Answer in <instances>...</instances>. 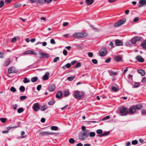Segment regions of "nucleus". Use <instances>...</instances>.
<instances>
[{"label": "nucleus", "instance_id": "nucleus-12", "mask_svg": "<svg viewBox=\"0 0 146 146\" xmlns=\"http://www.w3.org/2000/svg\"><path fill=\"white\" fill-rule=\"evenodd\" d=\"M129 111L131 113H134L136 111V110L134 106L130 107L129 108Z\"/></svg>", "mask_w": 146, "mask_h": 146}, {"label": "nucleus", "instance_id": "nucleus-1", "mask_svg": "<svg viewBox=\"0 0 146 146\" xmlns=\"http://www.w3.org/2000/svg\"><path fill=\"white\" fill-rule=\"evenodd\" d=\"M89 130H88L80 132L79 135V139L82 141H84L89 136Z\"/></svg>", "mask_w": 146, "mask_h": 146}, {"label": "nucleus", "instance_id": "nucleus-64", "mask_svg": "<svg viewBox=\"0 0 146 146\" xmlns=\"http://www.w3.org/2000/svg\"><path fill=\"white\" fill-rule=\"evenodd\" d=\"M139 20V18L138 17H135L134 19V21L135 22H137Z\"/></svg>", "mask_w": 146, "mask_h": 146}, {"label": "nucleus", "instance_id": "nucleus-26", "mask_svg": "<svg viewBox=\"0 0 146 146\" xmlns=\"http://www.w3.org/2000/svg\"><path fill=\"white\" fill-rule=\"evenodd\" d=\"M47 108H48V107L46 105H43V106H42L41 107L40 110L41 111H44V110H46L47 109Z\"/></svg>", "mask_w": 146, "mask_h": 146}, {"label": "nucleus", "instance_id": "nucleus-8", "mask_svg": "<svg viewBox=\"0 0 146 146\" xmlns=\"http://www.w3.org/2000/svg\"><path fill=\"white\" fill-rule=\"evenodd\" d=\"M32 108L34 111H37L40 109V106L38 103H36L34 104Z\"/></svg>", "mask_w": 146, "mask_h": 146}, {"label": "nucleus", "instance_id": "nucleus-21", "mask_svg": "<svg viewBox=\"0 0 146 146\" xmlns=\"http://www.w3.org/2000/svg\"><path fill=\"white\" fill-rule=\"evenodd\" d=\"M114 59L115 61L119 62L121 61L122 59V58L119 56H116L115 57Z\"/></svg>", "mask_w": 146, "mask_h": 146}, {"label": "nucleus", "instance_id": "nucleus-4", "mask_svg": "<svg viewBox=\"0 0 146 146\" xmlns=\"http://www.w3.org/2000/svg\"><path fill=\"white\" fill-rule=\"evenodd\" d=\"M129 109L126 108L122 107L119 109L120 115L124 116L127 115L129 113Z\"/></svg>", "mask_w": 146, "mask_h": 146}, {"label": "nucleus", "instance_id": "nucleus-20", "mask_svg": "<svg viewBox=\"0 0 146 146\" xmlns=\"http://www.w3.org/2000/svg\"><path fill=\"white\" fill-rule=\"evenodd\" d=\"M10 62V58H8L4 62V65L5 66H8Z\"/></svg>", "mask_w": 146, "mask_h": 146}, {"label": "nucleus", "instance_id": "nucleus-19", "mask_svg": "<svg viewBox=\"0 0 146 146\" xmlns=\"http://www.w3.org/2000/svg\"><path fill=\"white\" fill-rule=\"evenodd\" d=\"M8 72L9 74L16 72L15 70V68L13 67H10L8 69Z\"/></svg>", "mask_w": 146, "mask_h": 146}, {"label": "nucleus", "instance_id": "nucleus-58", "mask_svg": "<svg viewBox=\"0 0 146 146\" xmlns=\"http://www.w3.org/2000/svg\"><path fill=\"white\" fill-rule=\"evenodd\" d=\"M16 41V38L14 37L11 40V41L13 43H15Z\"/></svg>", "mask_w": 146, "mask_h": 146}, {"label": "nucleus", "instance_id": "nucleus-43", "mask_svg": "<svg viewBox=\"0 0 146 146\" xmlns=\"http://www.w3.org/2000/svg\"><path fill=\"white\" fill-rule=\"evenodd\" d=\"M69 141L70 143L71 144L74 143V140L72 138L70 139Z\"/></svg>", "mask_w": 146, "mask_h": 146}, {"label": "nucleus", "instance_id": "nucleus-51", "mask_svg": "<svg viewBox=\"0 0 146 146\" xmlns=\"http://www.w3.org/2000/svg\"><path fill=\"white\" fill-rule=\"evenodd\" d=\"M50 42L52 44H56V42L53 39H52L50 40Z\"/></svg>", "mask_w": 146, "mask_h": 146}, {"label": "nucleus", "instance_id": "nucleus-60", "mask_svg": "<svg viewBox=\"0 0 146 146\" xmlns=\"http://www.w3.org/2000/svg\"><path fill=\"white\" fill-rule=\"evenodd\" d=\"M63 54L65 56L67 54V51L65 50H63Z\"/></svg>", "mask_w": 146, "mask_h": 146}, {"label": "nucleus", "instance_id": "nucleus-61", "mask_svg": "<svg viewBox=\"0 0 146 146\" xmlns=\"http://www.w3.org/2000/svg\"><path fill=\"white\" fill-rule=\"evenodd\" d=\"M12 0H5V2L6 3H9L11 2Z\"/></svg>", "mask_w": 146, "mask_h": 146}, {"label": "nucleus", "instance_id": "nucleus-11", "mask_svg": "<svg viewBox=\"0 0 146 146\" xmlns=\"http://www.w3.org/2000/svg\"><path fill=\"white\" fill-rule=\"evenodd\" d=\"M146 5V0H140L139 2V7H142Z\"/></svg>", "mask_w": 146, "mask_h": 146}, {"label": "nucleus", "instance_id": "nucleus-16", "mask_svg": "<svg viewBox=\"0 0 146 146\" xmlns=\"http://www.w3.org/2000/svg\"><path fill=\"white\" fill-rule=\"evenodd\" d=\"M24 54H32L35 55H36L37 54L36 52L30 50L25 52H24Z\"/></svg>", "mask_w": 146, "mask_h": 146}, {"label": "nucleus", "instance_id": "nucleus-30", "mask_svg": "<svg viewBox=\"0 0 146 146\" xmlns=\"http://www.w3.org/2000/svg\"><path fill=\"white\" fill-rule=\"evenodd\" d=\"M38 79V78L37 77H35L32 78L31 79V81L33 82H36Z\"/></svg>", "mask_w": 146, "mask_h": 146}, {"label": "nucleus", "instance_id": "nucleus-23", "mask_svg": "<svg viewBox=\"0 0 146 146\" xmlns=\"http://www.w3.org/2000/svg\"><path fill=\"white\" fill-rule=\"evenodd\" d=\"M109 133H110L109 131L105 132L101 134L98 135V136L99 137H102L103 136H106V135H108L109 134Z\"/></svg>", "mask_w": 146, "mask_h": 146}, {"label": "nucleus", "instance_id": "nucleus-25", "mask_svg": "<svg viewBox=\"0 0 146 146\" xmlns=\"http://www.w3.org/2000/svg\"><path fill=\"white\" fill-rule=\"evenodd\" d=\"M94 2L93 0H86V3L87 5H90Z\"/></svg>", "mask_w": 146, "mask_h": 146}, {"label": "nucleus", "instance_id": "nucleus-32", "mask_svg": "<svg viewBox=\"0 0 146 146\" xmlns=\"http://www.w3.org/2000/svg\"><path fill=\"white\" fill-rule=\"evenodd\" d=\"M141 45L143 48L146 49V41L142 43L141 44Z\"/></svg>", "mask_w": 146, "mask_h": 146}, {"label": "nucleus", "instance_id": "nucleus-34", "mask_svg": "<svg viewBox=\"0 0 146 146\" xmlns=\"http://www.w3.org/2000/svg\"><path fill=\"white\" fill-rule=\"evenodd\" d=\"M109 73L110 76L115 75L117 74V72H113L112 71L109 72Z\"/></svg>", "mask_w": 146, "mask_h": 146}, {"label": "nucleus", "instance_id": "nucleus-59", "mask_svg": "<svg viewBox=\"0 0 146 146\" xmlns=\"http://www.w3.org/2000/svg\"><path fill=\"white\" fill-rule=\"evenodd\" d=\"M111 60V58H109L107 59H106L105 60V62L106 63H108L110 62Z\"/></svg>", "mask_w": 146, "mask_h": 146}, {"label": "nucleus", "instance_id": "nucleus-5", "mask_svg": "<svg viewBox=\"0 0 146 146\" xmlns=\"http://www.w3.org/2000/svg\"><path fill=\"white\" fill-rule=\"evenodd\" d=\"M126 19H123L115 23L114 25V26L115 27H119L123 24L126 21Z\"/></svg>", "mask_w": 146, "mask_h": 146}, {"label": "nucleus", "instance_id": "nucleus-55", "mask_svg": "<svg viewBox=\"0 0 146 146\" xmlns=\"http://www.w3.org/2000/svg\"><path fill=\"white\" fill-rule=\"evenodd\" d=\"M81 63L80 62H78L76 64L75 66V67H76V68H78L81 66Z\"/></svg>", "mask_w": 146, "mask_h": 146}, {"label": "nucleus", "instance_id": "nucleus-31", "mask_svg": "<svg viewBox=\"0 0 146 146\" xmlns=\"http://www.w3.org/2000/svg\"><path fill=\"white\" fill-rule=\"evenodd\" d=\"M112 89L114 92H116L118 90L119 88L117 87L113 86L112 87Z\"/></svg>", "mask_w": 146, "mask_h": 146}, {"label": "nucleus", "instance_id": "nucleus-33", "mask_svg": "<svg viewBox=\"0 0 146 146\" xmlns=\"http://www.w3.org/2000/svg\"><path fill=\"white\" fill-rule=\"evenodd\" d=\"M64 95L65 97L68 96L69 95V92L68 91H65L64 92Z\"/></svg>", "mask_w": 146, "mask_h": 146}, {"label": "nucleus", "instance_id": "nucleus-36", "mask_svg": "<svg viewBox=\"0 0 146 146\" xmlns=\"http://www.w3.org/2000/svg\"><path fill=\"white\" fill-rule=\"evenodd\" d=\"M141 114L142 115H146V110L143 109L141 111Z\"/></svg>", "mask_w": 146, "mask_h": 146}, {"label": "nucleus", "instance_id": "nucleus-50", "mask_svg": "<svg viewBox=\"0 0 146 146\" xmlns=\"http://www.w3.org/2000/svg\"><path fill=\"white\" fill-rule=\"evenodd\" d=\"M40 3L44 4L45 3V0H37Z\"/></svg>", "mask_w": 146, "mask_h": 146}, {"label": "nucleus", "instance_id": "nucleus-2", "mask_svg": "<svg viewBox=\"0 0 146 146\" xmlns=\"http://www.w3.org/2000/svg\"><path fill=\"white\" fill-rule=\"evenodd\" d=\"M88 34L86 33H76L73 34V36L75 38H83L87 36Z\"/></svg>", "mask_w": 146, "mask_h": 146}, {"label": "nucleus", "instance_id": "nucleus-57", "mask_svg": "<svg viewBox=\"0 0 146 146\" xmlns=\"http://www.w3.org/2000/svg\"><path fill=\"white\" fill-rule=\"evenodd\" d=\"M42 86L40 85H38L36 89L37 90L39 91L41 89V88Z\"/></svg>", "mask_w": 146, "mask_h": 146}, {"label": "nucleus", "instance_id": "nucleus-62", "mask_svg": "<svg viewBox=\"0 0 146 146\" xmlns=\"http://www.w3.org/2000/svg\"><path fill=\"white\" fill-rule=\"evenodd\" d=\"M4 54L0 52V58H3L4 57Z\"/></svg>", "mask_w": 146, "mask_h": 146}, {"label": "nucleus", "instance_id": "nucleus-46", "mask_svg": "<svg viewBox=\"0 0 146 146\" xmlns=\"http://www.w3.org/2000/svg\"><path fill=\"white\" fill-rule=\"evenodd\" d=\"M4 2L3 1H0V7H2L4 5Z\"/></svg>", "mask_w": 146, "mask_h": 146}, {"label": "nucleus", "instance_id": "nucleus-45", "mask_svg": "<svg viewBox=\"0 0 146 146\" xmlns=\"http://www.w3.org/2000/svg\"><path fill=\"white\" fill-rule=\"evenodd\" d=\"M59 60V58L58 57H57L54 59L53 61L54 62H56L58 61Z\"/></svg>", "mask_w": 146, "mask_h": 146}, {"label": "nucleus", "instance_id": "nucleus-48", "mask_svg": "<svg viewBox=\"0 0 146 146\" xmlns=\"http://www.w3.org/2000/svg\"><path fill=\"white\" fill-rule=\"evenodd\" d=\"M26 98V96H21L20 98V99L21 100H23L25 99Z\"/></svg>", "mask_w": 146, "mask_h": 146}, {"label": "nucleus", "instance_id": "nucleus-29", "mask_svg": "<svg viewBox=\"0 0 146 146\" xmlns=\"http://www.w3.org/2000/svg\"><path fill=\"white\" fill-rule=\"evenodd\" d=\"M55 103V101L53 100H52L48 102V104L49 105H53Z\"/></svg>", "mask_w": 146, "mask_h": 146}, {"label": "nucleus", "instance_id": "nucleus-42", "mask_svg": "<svg viewBox=\"0 0 146 146\" xmlns=\"http://www.w3.org/2000/svg\"><path fill=\"white\" fill-rule=\"evenodd\" d=\"M20 90L22 92H24L25 91V88L24 86H21L20 88Z\"/></svg>", "mask_w": 146, "mask_h": 146}, {"label": "nucleus", "instance_id": "nucleus-56", "mask_svg": "<svg viewBox=\"0 0 146 146\" xmlns=\"http://www.w3.org/2000/svg\"><path fill=\"white\" fill-rule=\"evenodd\" d=\"M146 81V78L145 77H144L142 80V82L143 83H144Z\"/></svg>", "mask_w": 146, "mask_h": 146}, {"label": "nucleus", "instance_id": "nucleus-7", "mask_svg": "<svg viewBox=\"0 0 146 146\" xmlns=\"http://www.w3.org/2000/svg\"><path fill=\"white\" fill-rule=\"evenodd\" d=\"M100 55L101 56H104L107 53V51L105 48H102L99 51Z\"/></svg>", "mask_w": 146, "mask_h": 146}, {"label": "nucleus", "instance_id": "nucleus-6", "mask_svg": "<svg viewBox=\"0 0 146 146\" xmlns=\"http://www.w3.org/2000/svg\"><path fill=\"white\" fill-rule=\"evenodd\" d=\"M56 134V133H55L49 132L48 131H42L40 133L39 135L40 136H43L45 135H49Z\"/></svg>", "mask_w": 146, "mask_h": 146}, {"label": "nucleus", "instance_id": "nucleus-39", "mask_svg": "<svg viewBox=\"0 0 146 146\" xmlns=\"http://www.w3.org/2000/svg\"><path fill=\"white\" fill-rule=\"evenodd\" d=\"M0 120L3 123H5L7 121V119L6 118H1Z\"/></svg>", "mask_w": 146, "mask_h": 146}, {"label": "nucleus", "instance_id": "nucleus-53", "mask_svg": "<svg viewBox=\"0 0 146 146\" xmlns=\"http://www.w3.org/2000/svg\"><path fill=\"white\" fill-rule=\"evenodd\" d=\"M139 83H135L134 84V87L135 88H137L139 86Z\"/></svg>", "mask_w": 146, "mask_h": 146}, {"label": "nucleus", "instance_id": "nucleus-54", "mask_svg": "<svg viewBox=\"0 0 146 146\" xmlns=\"http://www.w3.org/2000/svg\"><path fill=\"white\" fill-rule=\"evenodd\" d=\"M93 55V53L92 52H89L88 53V56L90 57H92Z\"/></svg>", "mask_w": 146, "mask_h": 146}, {"label": "nucleus", "instance_id": "nucleus-24", "mask_svg": "<svg viewBox=\"0 0 146 146\" xmlns=\"http://www.w3.org/2000/svg\"><path fill=\"white\" fill-rule=\"evenodd\" d=\"M137 72L142 76H144L145 75V73L144 71L142 69L139 70Z\"/></svg>", "mask_w": 146, "mask_h": 146}, {"label": "nucleus", "instance_id": "nucleus-28", "mask_svg": "<svg viewBox=\"0 0 146 146\" xmlns=\"http://www.w3.org/2000/svg\"><path fill=\"white\" fill-rule=\"evenodd\" d=\"M23 81L25 83H26L30 82V80L27 78H25L23 79Z\"/></svg>", "mask_w": 146, "mask_h": 146}, {"label": "nucleus", "instance_id": "nucleus-22", "mask_svg": "<svg viewBox=\"0 0 146 146\" xmlns=\"http://www.w3.org/2000/svg\"><path fill=\"white\" fill-rule=\"evenodd\" d=\"M134 106L136 110H139L141 109L142 107V105L140 104H138Z\"/></svg>", "mask_w": 146, "mask_h": 146}, {"label": "nucleus", "instance_id": "nucleus-41", "mask_svg": "<svg viewBox=\"0 0 146 146\" xmlns=\"http://www.w3.org/2000/svg\"><path fill=\"white\" fill-rule=\"evenodd\" d=\"M10 90L11 91L13 92H15L16 91V89L14 87H11L10 88Z\"/></svg>", "mask_w": 146, "mask_h": 146}, {"label": "nucleus", "instance_id": "nucleus-49", "mask_svg": "<svg viewBox=\"0 0 146 146\" xmlns=\"http://www.w3.org/2000/svg\"><path fill=\"white\" fill-rule=\"evenodd\" d=\"M92 62L95 64H96L98 63L97 60L95 59H93L92 60Z\"/></svg>", "mask_w": 146, "mask_h": 146}, {"label": "nucleus", "instance_id": "nucleus-14", "mask_svg": "<svg viewBox=\"0 0 146 146\" xmlns=\"http://www.w3.org/2000/svg\"><path fill=\"white\" fill-rule=\"evenodd\" d=\"M39 54L42 58H47L49 56L48 54L47 53L40 52L39 53Z\"/></svg>", "mask_w": 146, "mask_h": 146}, {"label": "nucleus", "instance_id": "nucleus-17", "mask_svg": "<svg viewBox=\"0 0 146 146\" xmlns=\"http://www.w3.org/2000/svg\"><path fill=\"white\" fill-rule=\"evenodd\" d=\"M49 76V73L48 72H46L45 74L43 76V79L44 80H47L48 79Z\"/></svg>", "mask_w": 146, "mask_h": 146}, {"label": "nucleus", "instance_id": "nucleus-10", "mask_svg": "<svg viewBox=\"0 0 146 146\" xmlns=\"http://www.w3.org/2000/svg\"><path fill=\"white\" fill-rule=\"evenodd\" d=\"M115 43V45L117 46H121L123 45V41L119 39L116 40Z\"/></svg>", "mask_w": 146, "mask_h": 146}, {"label": "nucleus", "instance_id": "nucleus-3", "mask_svg": "<svg viewBox=\"0 0 146 146\" xmlns=\"http://www.w3.org/2000/svg\"><path fill=\"white\" fill-rule=\"evenodd\" d=\"M74 92V97L78 100H80L84 95V93L82 92L75 90Z\"/></svg>", "mask_w": 146, "mask_h": 146}, {"label": "nucleus", "instance_id": "nucleus-38", "mask_svg": "<svg viewBox=\"0 0 146 146\" xmlns=\"http://www.w3.org/2000/svg\"><path fill=\"white\" fill-rule=\"evenodd\" d=\"M103 132V131L102 129H99L96 131V133L98 134H101Z\"/></svg>", "mask_w": 146, "mask_h": 146}, {"label": "nucleus", "instance_id": "nucleus-40", "mask_svg": "<svg viewBox=\"0 0 146 146\" xmlns=\"http://www.w3.org/2000/svg\"><path fill=\"white\" fill-rule=\"evenodd\" d=\"M74 77L73 76L69 77L68 78L67 80L70 81H71L74 78Z\"/></svg>", "mask_w": 146, "mask_h": 146}, {"label": "nucleus", "instance_id": "nucleus-27", "mask_svg": "<svg viewBox=\"0 0 146 146\" xmlns=\"http://www.w3.org/2000/svg\"><path fill=\"white\" fill-rule=\"evenodd\" d=\"M58 128L57 126H53L50 127V129L52 130L57 131L58 130Z\"/></svg>", "mask_w": 146, "mask_h": 146}, {"label": "nucleus", "instance_id": "nucleus-13", "mask_svg": "<svg viewBox=\"0 0 146 146\" xmlns=\"http://www.w3.org/2000/svg\"><path fill=\"white\" fill-rule=\"evenodd\" d=\"M55 88V85L53 84H51L49 85L48 89L50 91L52 92L54 90Z\"/></svg>", "mask_w": 146, "mask_h": 146}, {"label": "nucleus", "instance_id": "nucleus-15", "mask_svg": "<svg viewBox=\"0 0 146 146\" xmlns=\"http://www.w3.org/2000/svg\"><path fill=\"white\" fill-rule=\"evenodd\" d=\"M136 59L138 62H143L144 61V58H142L140 56H137L136 57Z\"/></svg>", "mask_w": 146, "mask_h": 146}, {"label": "nucleus", "instance_id": "nucleus-37", "mask_svg": "<svg viewBox=\"0 0 146 146\" xmlns=\"http://www.w3.org/2000/svg\"><path fill=\"white\" fill-rule=\"evenodd\" d=\"M89 135L90 137H94L95 135V133L94 132H92L89 133Z\"/></svg>", "mask_w": 146, "mask_h": 146}, {"label": "nucleus", "instance_id": "nucleus-9", "mask_svg": "<svg viewBox=\"0 0 146 146\" xmlns=\"http://www.w3.org/2000/svg\"><path fill=\"white\" fill-rule=\"evenodd\" d=\"M141 40V38L139 37H136L132 39L131 40V43L133 44H135L137 41H140Z\"/></svg>", "mask_w": 146, "mask_h": 146}, {"label": "nucleus", "instance_id": "nucleus-44", "mask_svg": "<svg viewBox=\"0 0 146 146\" xmlns=\"http://www.w3.org/2000/svg\"><path fill=\"white\" fill-rule=\"evenodd\" d=\"M138 143L137 141L136 140H133L132 141L131 143L132 145H135L137 144Z\"/></svg>", "mask_w": 146, "mask_h": 146}, {"label": "nucleus", "instance_id": "nucleus-63", "mask_svg": "<svg viewBox=\"0 0 146 146\" xmlns=\"http://www.w3.org/2000/svg\"><path fill=\"white\" fill-rule=\"evenodd\" d=\"M41 44L43 46H45L47 45V43L45 42H41Z\"/></svg>", "mask_w": 146, "mask_h": 146}, {"label": "nucleus", "instance_id": "nucleus-18", "mask_svg": "<svg viewBox=\"0 0 146 146\" xmlns=\"http://www.w3.org/2000/svg\"><path fill=\"white\" fill-rule=\"evenodd\" d=\"M62 95V92L61 91L58 92L56 95V97L58 98H61Z\"/></svg>", "mask_w": 146, "mask_h": 146}, {"label": "nucleus", "instance_id": "nucleus-47", "mask_svg": "<svg viewBox=\"0 0 146 146\" xmlns=\"http://www.w3.org/2000/svg\"><path fill=\"white\" fill-rule=\"evenodd\" d=\"M110 116H107L105 117H104L102 118V120H105L107 119H108L110 118Z\"/></svg>", "mask_w": 146, "mask_h": 146}, {"label": "nucleus", "instance_id": "nucleus-52", "mask_svg": "<svg viewBox=\"0 0 146 146\" xmlns=\"http://www.w3.org/2000/svg\"><path fill=\"white\" fill-rule=\"evenodd\" d=\"M65 66H66V68H69L71 67V65L69 63H68L67 64H66L65 65Z\"/></svg>", "mask_w": 146, "mask_h": 146}, {"label": "nucleus", "instance_id": "nucleus-35", "mask_svg": "<svg viewBox=\"0 0 146 146\" xmlns=\"http://www.w3.org/2000/svg\"><path fill=\"white\" fill-rule=\"evenodd\" d=\"M24 111L23 109V108H20L18 109L17 111L19 113H20Z\"/></svg>", "mask_w": 146, "mask_h": 146}]
</instances>
